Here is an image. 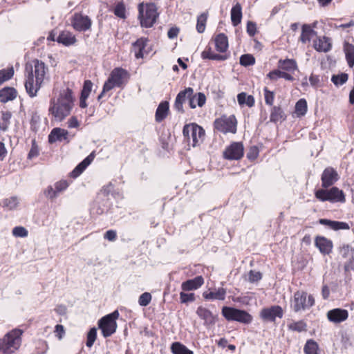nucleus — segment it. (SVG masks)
I'll return each instance as SVG.
<instances>
[{
    "mask_svg": "<svg viewBox=\"0 0 354 354\" xmlns=\"http://www.w3.org/2000/svg\"><path fill=\"white\" fill-rule=\"evenodd\" d=\"M73 106V91L66 88L60 91L57 97L50 100L48 111L55 121L62 122L70 115Z\"/></svg>",
    "mask_w": 354,
    "mask_h": 354,
    "instance_id": "nucleus-1",
    "label": "nucleus"
},
{
    "mask_svg": "<svg viewBox=\"0 0 354 354\" xmlns=\"http://www.w3.org/2000/svg\"><path fill=\"white\" fill-rule=\"evenodd\" d=\"M188 100L189 106L191 109L196 108L195 100H197V104L199 107H202L206 102V97L203 93H197L194 94V89L191 87L180 91L175 100L174 104V109L180 113L185 112L183 109V103Z\"/></svg>",
    "mask_w": 354,
    "mask_h": 354,
    "instance_id": "nucleus-2",
    "label": "nucleus"
},
{
    "mask_svg": "<svg viewBox=\"0 0 354 354\" xmlns=\"http://www.w3.org/2000/svg\"><path fill=\"white\" fill-rule=\"evenodd\" d=\"M183 135L188 145L193 147L201 146L205 137L204 129L196 123L187 124L183 127Z\"/></svg>",
    "mask_w": 354,
    "mask_h": 354,
    "instance_id": "nucleus-3",
    "label": "nucleus"
},
{
    "mask_svg": "<svg viewBox=\"0 0 354 354\" xmlns=\"http://www.w3.org/2000/svg\"><path fill=\"white\" fill-rule=\"evenodd\" d=\"M23 330L15 328L6 333L0 339V351L4 354H10L17 351L21 345V336Z\"/></svg>",
    "mask_w": 354,
    "mask_h": 354,
    "instance_id": "nucleus-4",
    "label": "nucleus"
},
{
    "mask_svg": "<svg viewBox=\"0 0 354 354\" xmlns=\"http://www.w3.org/2000/svg\"><path fill=\"white\" fill-rule=\"evenodd\" d=\"M138 19L142 27L151 28L155 24L158 13L154 3H140L138 5Z\"/></svg>",
    "mask_w": 354,
    "mask_h": 354,
    "instance_id": "nucleus-5",
    "label": "nucleus"
},
{
    "mask_svg": "<svg viewBox=\"0 0 354 354\" xmlns=\"http://www.w3.org/2000/svg\"><path fill=\"white\" fill-rule=\"evenodd\" d=\"M118 317L119 313L116 310L99 319L98 328L101 330L104 337H109L115 333L118 327L116 320Z\"/></svg>",
    "mask_w": 354,
    "mask_h": 354,
    "instance_id": "nucleus-6",
    "label": "nucleus"
},
{
    "mask_svg": "<svg viewBox=\"0 0 354 354\" xmlns=\"http://www.w3.org/2000/svg\"><path fill=\"white\" fill-rule=\"evenodd\" d=\"M221 313L227 321H236L244 324H249L252 321V316L247 311L234 307L223 306Z\"/></svg>",
    "mask_w": 354,
    "mask_h": 354,
    "instance_id": "nucleus-7",
    "label": "nucleus"
},
{
    "mask_svg": "<svg viewBox=\"0 0 354 354\" xmlns=\"http://www.w3.org/2000/svg\"><path fill=\"white\" fill-rule=\"evenodd\" d=\"M315 197L321 201H330L331 203L345 202V196L342 190L337 187L330 189H320L315 192Z\"/></svg>",
    "mask_w": 354,
    "mask_h": 354,
    "instance_id": "nucleus-8",
    "label": "nucleus"
},
{
    "mask_svg": "<svg viewBox=\"0 0 354 354\" xmlns=\"http://www.w3.org/2000/svg\"><path fill=\"white\" fill-rule=\"evenodd\" d=\"M315 304V299L313 295L304 291H297L294 294L292 308L295 312L305 310L310 308Z\"/></svg>",
    "mask_w": 354,
    "mask_h": 354,
    "instance_id": "nucleus-9",
    "label": "nucleus"
},
{
    "mask_svg": "<svg viewBox=\"0 0 354 354\" xmlns=\"http://www.w3.org/2000/svg\"><path fill=\"white\" fill-rule=\"evenodd\" d=\"M26 72L28 73L25 82V88L30 97H35L42 84H39L37 80L34 79L32 66L30 64H26Z\"/></svg>",
    "mask_w": 354,
    "mask_h": 354,
    "instance_id": "nucleus-10",
    "label": "nucleus"
},
{
    "mask_svg": "<svg viewBox=\"0 0 354 354\" xmlns=\"http://www.w3.org/2000/svg\"><path fill=\"white\" fill-rule=\"evenodd\" d=\"M71 25L78 32H86L91 29L92 21L87 15L75 12L71 17Z\"/></svg>",
    "mask_w": 354,
    "mask_h": 354,
    "instance_id": "nucleus-11",
    "label": "nucleus"
},
{
    "mask_svg": "<svg viewBox=\"0 0 354 354\" xmlns=\"http://www.w3.org/2000/svg\"><path fill=\"white\" fill-rule=\"evenodd\" d=\"M214 127L223 133H235L236 130V119L234 115L221 117L214 121Z\"/></svg>",
    "mask_w": 354,
    "mask_h": 354,
    "instance_id": "nucleus-12",
    "label": "nucleus"
},
{
    "mask_svg": "<svg viewBox=\"0 0 354 354\" xmlns=\"http://www.w3.org/2000/svg\"><path fill=\"white\" fill-rule=\"evenodd\" d=\"M259 316L266 322H274L277 318L281 319L283 316V310L280 306L274 305L261 309Z\"/></svg>",
    "mask_w": 354,
    "mask_h": 354,
    "instance_id": "nucleus-13",
    "label": "nucleus"
},
{
    "mask_svg": "<svg viewBox=\"0 0 354 354\" xmlns=\"http://www.w3.org/2000/svg\"><path fill=\"white\" fill-rule=\"evenodd\" d=\"M244 154V147L241 142H234L223 151V158L228 160H240Z\"/></svg>",
    "mask_w": 354,
    "mask_h": 354,
    "instance_id": "nucleus-14",
    "label": "nucleus"
},
{
    "mask_svg": "<svg viewBox=\"0 0 354 354\" xmlns=\"http://www.w3.org/2000/svg\"><path fill=\"white\" fill-rule=\"evenodd\" d=\"M109 77L117 87L121 88L127 81L129 73L127 70L121 67H118L111 72Z\"/></svg>",
    "mask_w": 354,
    "mask_h": 354,
    "instance_id": "nucleus-15",
    "label": "nucleus"
},
{
    "mask_svg": "<svg viewBox=\"0 0 354 354\" xmlns=\"http://www.w3.org/2000/svg\"><path fill=\"white\" fill-rule=\"evenodd\" d=\"M339 179V175L337 171L333 167H326L321 176L322 186L324 188H328L332 186Z\"/></svg>",
    "mask_w": 354,
    "mask_h": 354,
    "instance_id": "nucleus-16",
    "label": "nucleus"
},
{
    "mask_svg": "<svg viewBox=\"0 0 354 354\" xmlns=\"http://www.w3.org/2000/svg\"><path fill=\"white\" fill-rule=\"evenodd\" d=\"M348 317V312L346 309L334 308L327 313L328 319L333 323L338 324L346 320Z\"/></svg>",
    "mask_w": 354,
    "mask_h": 354,
    "instance_id": "nucleus-17",
    "label": "nucleus"
},
{
    "mask_svg": "<svg viewBox=\"0 0 354 354\" xmlns=\"http://www.w3.org/2000/svg\"><path fill=\"white\" fill-rule=\"evenodd\" d=\"M32 73L35 74V79L37 80L39 84H43L45 75L48 71L44 62L39 59H34L32 61Z\"/></svg>",
    "mask_w": 354,
    "mask_h": 354,
    "instance_id": "nucleus-18",
    "label": "nucleus"
},
{
    "mask_svg": "<svg viewBox=\"0 0 354 354\" xmlns=\"http://www.w3.org/2000/svg\"><path fill=\"white\" fill-rule=\"evenodd\" d=\"M315 245L323 254H329L333 247L332 241L321 236H317L315 238Z\"/></svg>",
    "mask_w": 354,
    "mask_h": 354,
    "instance_id": "nucleus-19",
    "label": "nucleus"
},
{
    "mask_svg": "<svg viewBox=\"0 0 354 354\" xmlns=\"http://www.w3.org/2000/svg\"><path fill=\"white\" fill-rule=\"evenodd\" d=\"M94 158L95 152L93 151L75 167L70 174L71 176L73 178L78 177L93 162Z\"/></svg>",
    "mask_w": 354,
    "mask_h": 354,
    "instance_id": "nucleus-20",
    "label": "nucleus"
},
{
    "mask_svg": "<svg viewBox=\"0 0 354 354\" xmlns=\"http://www.w3.org/2000/svg\"><path fill=\"white\" fill-rule=\"evenodd\" d=\"M196 315L204 321L203 324L207 326H212L215 324V317L212 313L206 308L199 306L196 310Z\"/></svg>",
    "mask_w": 354,
    "mask_h": 354,
    "instance_id": "nucleus-21",
    "label": "nucleus"
},
{
    "mask_svg": "<svg viewBox=\"0 0 354 354\" xmlns=\"http://www.w3.org/2000/svg\"><path fill=\"white\" fill-rule=\"evenodd\" d=\"M68 131L60 128H54L48 135V142L54 143L57 141L66 140L68 142Z\"/></svg>",
    "mask_w": 354,
    "mask_h": 354,
    "instance_id": "nucleus-22",
    "label": "nucleus"
},
{
    "mask_svg": "<svg viewBox=\"0 0 354 354\" xmlns=\"http://www.w3.org/2000/svg\"><path fill=\"white\" fill-rule=\"evenodd\" d=\"M204 283L202 276H197L194 279L183 281L181 284V288L183 291H190L199 288Z\"/></svg>",
    "mask_w": 354,
    "mask_h": 354,
    "instance_id": "nucleus-23",
    "label": "nucleus"
},
{
    "mask_svg": "<svg viewBox=\"0 0 354 354\" xmlns=\"http://www.w3.org/2000/svg\"><path fill=\"white\" fill-rule=\"evenodd\" d=\"M319 223L322 225L328 226L331 230L337 231L340 230H349L350 225L346 222L331 221L326 218H322L319 221Z\"/></svg>",
    "mask_w": 354,
    "mask_h": 354,
    "instance_id": "nucleus-24",
    "label": "nucleus"
},
{
    "mask_svg": "<svg viewBox=\"0 0 354 354\" xmlns=\"http://www.w3.org/2000/svg\"><path fill=\"white\" fill-rule=\"evenodd\" d=\"M226 296V290L223 288H215L214 290L204 292L203 297L205 299L209 301L224 300Z\"/></svg>",
    "mask_w": 354,
    "mask_h": 354,
    "instance_id": "nucleus-25",
    "label": "nucleus"
},
{
    "mask_svg": "<svg viewBox=\"0 0 354 354\" xmlns=\"http://www.w3.org/2000/svg\"><path fill=\"white\" fill-rule=\"evenodd\" d=\"M17 92L12 87L6 86L0 90V102L6 103L12 101L17 97Z\"/></svg>",
    "mask_w": 354,
    "mask_h": 354,
    "instance_id": "nucleus-26",
    "label": "nucleus"
},
{
    "mask_svg": "<svg viewBox=\"0 0 354 354\" xmlns=\"http://www.w3.org/2000/svg\"><path fill=\"white\" fill-rule=\"evenodd\" d=\"M314 47L319 52H328L332 47L330 38L327 37H319L315 41Z\"/></svg>",
    "mask_w": 354,
    "mask_h": 354,
    "instance_id": "nucleus-27",
    "label": "nucleus"
},
{
    "mask_svg": "<svg viewBox=\"0 0 354 354\" xmlns=\"http://www.w3.org/2000/svg\"><path fill=\"white\" fill-rule=\"evenodd\" d=\"M57 41L66 46H68L76 42V38L72 32L69 31H63L57 37Z\"/></svg>",
    "mask_w": 354,
    "mask_h": 354,
    "instance_id": "nucleus-28",
    "label": "nucleus"
},
{
    "mask_svg": "<svg viewBox=\"0 0 354 354\" xmlns=\"http://www.w3.org/2000/svg\"><path fill=\"white\" fill-rule=\"evenodd\" d=\"M216 50L220 53H224L228 48V39L223 33H220L214 39Z\"/></svg>",
    "mask_w": 354,
    "mask_h": 354,
    "instance_id": "nucleus-29",
    "label": "nucleus"
},
{
    "mask_svg": "<svg viewBox=\"0 0 354 354\" xmlns=\"http://www.w3.org/2000/svg\"><path fill=\"white\" fill-rule=\"evenodd\" d=\"M242 8L239 3H236L231 9V21L234 26H238L241 22Z\"/></svg>",
    "mask_w": 354,
    "mask_h": 354,
    "instance_id": "nucleus-30",
    "label": "nucleus"
},
{
    "mask_svg": "<svg viewBox=\"0 0 354 354\" xmlns=\"http://www.w3.org/2000/svg\"><path fill=\"white\" fill-rule=\"evenodd\" d=\"M286 119V115L280 106H274L272 107L270 116V122L277 123L279 121H283Z\"/></svg>",
    "mask_w": 354,
    "mask_h": 354,
    "instance_id": "nucleus-31",
    "label": "nucleus"
},
{
    "mask_svg": "<svg viewBox=\"0 0 354 354\" xmlns=\"http://www.w3.org/2000/svg\"><path fill=\"white\" fill-rule=\"evenodd\" d=\"M316 35L317 32L313 29L310 25L304 24L301 28L300 40L302 43L306 44L310 41L313 36Z\"/></svg>",
    "mask_w": 354,
    "mask_h": 354,
    "instance_id": "nucleus-32",
    "label": "nucleus"
},
{
    "mask_svg": "<svg viewBox=\"0 0 354 354\" xmlns=\"http://www.w3.org/2000/svg\"><path fill=\"white\" fill-rule=\"evenodd\" d=\"M169 111V102L164 101L160 103L156 111V120L158 122L162 121L167 115Z\"/></svg>",
    "mask_w": 354,
    "mask_h": 354,
    "instance_id": "nucleus-33",
    "label": "nucleus"
},
{
    "mask_svg": "<svg viewBox=\"0 0 354 354\" xmlns=\"http://www.w3.org/2000/svg\"><path fill=\"white\" fill-rule=\"evenodd\" d=\"M278 66L279 68L288 72H293L297 69V62L292 59H279Z\"/></svg>",
    "mask_w": 354,
    "mask_h": 354,
    "instance_id": "nucleus-34",
    "label": "nucleus"
},
{
    "mask_svg": "<svg viewBox=\"0 0 354 354\" xmlns=\"http://www.w3.org/2000/svg\"><path fill=\"white\" fill-rule=\"evenodd\" d=\"M344 51L346 59L349 67L354 66V45L345 41L344 44Z\"/></svg>",
    "mask_w": 354,
    "mask_h": 354,
    "instance_id": "nucleus-35",
    "label": "nucleus"
},
{
    "mask_svg": "<svg viewBox=\"0 0 354 354\" xmlns=\"http://www.w3.org/2000/svg\"><path fill=\"white\" fill-rule=\"evenodd\" d=\"M147 39L145 38H140L137 39L133 44V50L135 52V56L137 59L143 57V50L147 45Z\"/></svg>",
    "mask_w": 354,
    "mask_h": 354,
    "instance_id": "nucleus-36",
    "label": "nucleus"
},
{
    "mask_svg": "<svg viewBox=\"0 0 354 354\" xmlns=\"http://www.w3.org/2000/svg\"><path fill=\"white\" fill-rule=\"evenodd\" d=\"M237 101L240 106L246 105L248 107H252L254 105V98L251 95H247L245 92H241L237 95Z\"/></svg>",
    "mask_w": 354,
    "mask_h": 354,
    "instance_id": "nucleus-37",
    "label": "nucleus"
},
{
    "mask_svg": "<svg viewBox=\"0 0 354 354\" xmlns=\"http://www.w3.org/2000/svg\"><path fill=\"white\" fill-rule=\"evenodd\" d=\"M267 77L272 80H277L278 78H284L288 81H293L294 77L289 73L280 70H273L268 73Z\"/></svg>",
    "mask_w": 354,
    "mask_h": 354,
    "instance_id": "nucleus-38",
    "label": "nucleus"
},
{
    "mask_svg": "<svg viewBox=\"0 0 354 354\" xmlns=\"http://www.w3.org/2000/svg\"><path fill=\"white\" fill-rule=\"evenodd\" d=\"M19 204V199L17 196L6 198L0 201V205L7 210L15 209Z\"/></svg>",
    "mask_w": 354,
    "mask_h": 354,
    "instance_id": "nucleus-39",
    "label": "nucleus"
},
{
    "mask_svg": "<svg viewBox=\"0 0 354 354\" xmlns=\"http://www.w3.org/2000/svg\"><path fill=\"white\" fill-rule=\"evenodd\" d=\"M171 351L173 354H194L192 351L178 342H175L171 344Z\"/></svg>",
    "mask_w": 354,
    "mask_h": 354,
    "instance_id": "nucleus-40",
    "label": "nucleus"
},
{
    "mask_svg": "<svg viewBox=\"0 0 354 354\" xmlns=\"http://www.w3.org/2000/svg\"><path fill=\"white\" fill-rule=\"evenodd\" d=\"M201 57L203 59L219 60L223 61L227 59L225 55L214 53L212 51L210 47L206 48L201 53Z\"/></svg>",
    "mask_w": 354,
    "mask_h": 354,
    "instance_id": "nucleus-41",
    "label": "nucleus"
},
{
    "mask_svg": "<svg viewBox=\"0 0 354 354\" xmlns=\"http://www.w3.org/2000/svg\"><path fill=\"white\" fill-rule=\"evenodd\" d=\"M318 344L313 339L307 340L304 348V351L306 354H318Z\"/></svg>",
    "mask_w": 354,
    "mask_h": 354,
    "instance_id": "nucleus-42",
    "label": "nucleus"
},
{
    "mask_svg": "<svg viewBox=\"0 0 354 354\" xmlns=\"http://www.w3.org/2000/svg\"><path fill=\"white\" fill-rule=\"evenodd\" d=\"M288 329L292 331L303 332L307 330V324L303 320L294 322L288 325Z\"/></svg>",
    "mask_w": 354,
    "mask_h": 354,
    "instance_id": "nucleus-43",
    "label": "nucleus"
},
{
    "mask_svg": "<svg viewBox=\"0 0 354 354\" xmlns=\"http://www.w3.org/2000/svg\"><path fill=\"white\" fill-rule=\"evenodd\" d=\"M348 78L347 73H342L337 75H333L331 77V82L336 86H340L345 84Z\"/></svg>",
    "mask_w": 354,
    "mask_h": 354,
    "instance_id": "nucleus-44",
    "label": "nucleus"
},
{
    "mask_svg": "<svg viewBox=\"0 0 354 354\" xmlns=\"http://www.w3.org/2000/svg\"><path fill=\"white\" fill-rule=\"evenodd\" d=\"M207 19V13L203 12L197 18L196 30L198 32L203 33L205 30V25Z\"/></svg>",
    "mask_w": 354,
    "mask_h": 354,
    "instance_id": "nucleus-45",
    "label": "nucleus"
},
{
    "mask_svg": "<svg viewBox=\"0 0 354 354\" xmlns=\"http://www.w3.org/2000/svg\"><path fill=\"white\" fill-rule=\"evenodd\" d=\"M295 112L298 115L303 116L307 112V102L305 99L299 100L295 104Z\"/></svg>",
    "mask_w": 354,
    "mask_h": 354,
    "instance_id": "nucleus-46",
    "label": "nucleus"
},
{
    "mask_svg": "<svg viewBox=\"0 0 354 354\" xmlns=\"http://www.w3.org/2000/svg\"><path fill=\"white\" fill-rule=\"evenodd\" d=\"M13 67L0 70V86L6 81L10 80L14 75Z\"/></svg>",
    "mask_w": 354,
    "mask_h": 354,
    "instance_id": "nucleus-47",
    "label": "nucleus"
},
{
    "mask_svg": "<svg viewBox=\"0 0 354 354\" xmlns=\"http://www.w3.org/2000/svg\"><path fill=\"white\" fill-rule=\"evenodd\" d=\"M1 124L3 127V131H6L10 124V119L12 118V113L9 111H1Z\"/></svg>",
    "mask_w": 354,
    "mask_h": 354,
    "instance_id": "nucleus-48",
    "label": "nucleus"
},
{
    "mask_svg": "<svg viewBox=\"0 0 354 354\" xmlns=\"http://www.w3.org/2000/svg\"><path fill=\"white\" fill-rule=\"evenodd\" d=\"M97 338V328L95 327L91 328L87 333L86 345L87 347L91 348L93 346Z\"/></svg>",
    "mask_w": 354,
    "mask_h": 354,
    "instance_id": "nucleus-49",
    "label": "nucleus"
},
{
    "mask_svg": "<svg viewBox=\"0 0 354 354\" xmlns=\"http://www.w3.org/2000/svg\"><path fill=\"white\" fill-rule=\"evenodd\" d=\"M255 58L251 54H244L240 57V64L243 66H250L254 65Z\"/></svg>",
    "mask_w": 354,
    "mask_h": 354,
    "instance_id": "nucleus-50",
    "label": "nucleus"
},
{
    "mask_svg": "<svg viewBox=\"0 0 354 354\" xmlns=\"http://www.w3.org/2000/svg\"><path fill=\"white\" fill-rule=\"evenodd\" d=\"M40 116L37 112H34L32 114L30 120V128L33 131H37L39 124H40Z\"/></svg>",
    "mask_w": 354,
    "mask_h": 354,
    "instance_id": "nucleus-51",
    "label": "nucleus"
},
{
    "mask_svg": "<svg viewBox=\"0 0 354 354\" xmlns=\"http://www.w3.org/2000/svg\"><path fill=\"white\" fill-rule=\"evenodd\" d=\"M93 87V83L91 80H85L81 91V95L84 97H88Z\"/></svg>",
    "mask_w": 354,
    "mask_h": 354,
    "instance_id": "nucleus-52",
    "label": "nucleus"
},
{
    "mask_svg": "<svg viewBox=\"0 0 354 354\" xmlns=\"http://www.w3.org/2000/svg\"><path fill=\"white\" fill-rule=\"evenodd\" d=\"M53 186L55 189V192L59 196L62 192H63L64 190L67 189V187H68V183L65 180H62L54 183Z\"/></svg>",
    "mask_w": 354,
    "mask_h": 354,
    "instance_id": "nucleus-53",
    "label": "nucleus"
},
{
    "mask_svg": "<svg viewBox=\"0 0 354 354\" xmlns=\"http://www.w3.org/2000/svg\"><path fill=\"white\" fill-rule=\"evenodd\" d=\"M185 291H182L180 293V300L182 304H187L189 302H193L195 301L194 293H185Z\"/></svg>",
    "mask_w": 354,
    "mask_h": 354,
    "instance_id": "nucleus-54",
    "label": "nucleus"
},
{
    "mask_svg": "<svg viewBox=\"0 0 354 354\" xmlns=\"http://www.w3.org/2000/svg\"><path fill=\"white\" fill-rule=\"evenodd\" d=\"M12 235L15 237H26L28 236V230L21 226H17L12 229Z\"/></svg>",
    "mask_w": 354,
    "mask_h": 354,
    "instance_id": "nucleus-55",
    "label": "nucleus"
},
{
    "mask_svg": "<svg viewBox=\"0 0 354 354\" xmlns=\"http://www.w3.org/2000/svg\"><path fill=\"white\" fill-rule=\"evenodd\" d=\"M263 91L266 104L269 106H272L274 100V92L269 91L267 87L264 88Z\"/></svg>",
    "mask_w": 354,
    "mask_h": 354,
    "instance_id": "nucleus-56",
    "label": "nucleus"
},
{
    "mask_svg": "<svg viewBox=\"0 0 354 354\" xmlns=\"http://www.w3.org/2000/svg\"><path fill=\"white\" fill-rule=\"evenodd\" d=\"M151 301V295L149 292H144L140 297L138 299L139 305L141 306H147L149 304Z\"/></svg>",
    "mask_w": 354,
    "mask_h": 354,
    "instance_id": "nucleus-57",
    "label": "nucleus"
},
{
    "mask_svg": "<svg viewBox=\"0 0 354 354\" xmlns=\"http://www.w3.org/2000/svg\"><path fill=\"white\" fill-rule=\"evenodd\" d=\"M339 252L343 258H346L351 254H353L354 249L348 244H344L339 250Z\"/></svg>",
    "mask_w": 354,
    "mask_h": 354,
    "instance_id": "nucleus-58",
    "label": "nucleus"
},
{
    "mask_svg": "<svg viewBox=\"0 0 354 354\" xmlns=\"http://www.w3.org/2000/svg\"><path fill=\"white\" fill-rule=\"evenodd\" d=\"M113 12L115 16H117L118 17H119L120 19H124L126 17L125 7L123 5V3H120L116 5V6L114 8Z\"/></svg>",
    "mask_w": 354,
    "mask_h": 354,
    "instance_id": "nucleus-59",
    "label": "nucleus"
},
{
    "mask_svg": "<svg viewBox=\"0 0 354 354\" xmlns=\"http://www.w3.org/2000/svg\"><path fill=\"white\" fill-rule=\"evenodd\" d=\"M53 185H48L44 191L45 196L50 200L57 198L58 195Z\"/></svg>",
    "mask_w": 354,
    "mask_h": 354,
    "instance_id": "nucleus-60",
    "label": "nucleus"
},
{
    "mask_svg": "<svg viewBox=\"0 0 354 354\" xmlns=\"http://www.w3.org/2000/svg\"><path fill=\"white\" fill-rule=\"evenodd\" d=\"M39 155V149L38 147L36 144V142L35 140L32 141V146L30 151L28 153V159H32L34 158L37 157Z\"/></svg>",
    "mask_w": 354,
    "mask_h": 354,
    "instance_id": "nucleus-61",
    "label": "nucleus"
},
{
    "mask_svg": "<svg viewBox=\"0 0 354 354\" xmlns=\"http://www.w3.org/2000/svg\"><path fill=\"white\" fill-rule=\"evenodd\" d=\"M259 149L257 146H252L247 153V158L250 160H255L259 156Z\"/></svg>",
    "mask_w": 354,
    "mask_h": 354,
    "instance_id": "nucleus-62",
    "label": "nucleus"
},
{
    "mask_svg": "<svg viewBox=\"0 0 354 354\" xmlns=\"http://www.w3.org/2000/svg\"><path fill=\"white\" fill-rule=\"evenodd\" d=\"M262 278V274L260 272L250 270L248 274V279L250 282H257Z\"/></svg>",
    "mask_w": 354,
    "mask_h": 354,
    "instance_id": "nucleus-63",
    "label": "nucleus"
},
{
    "mask_svg": "<svg viewBox=\"0 0 354 354\" xmlns=\"http://www.w3.org/2000/svg\"><path fill=\"white\" fill-rule=\"evenodd\" d=\"M246 28H247V32L250 36L253 37L256 34L257 25L254 22L248 21L247 23Z\"/></svg>",
    "mask_w": 354,
    "mask_h": 354,
    "instance_id": "nucleus-64",
    "label": "nucleus"
}]
</instances>
